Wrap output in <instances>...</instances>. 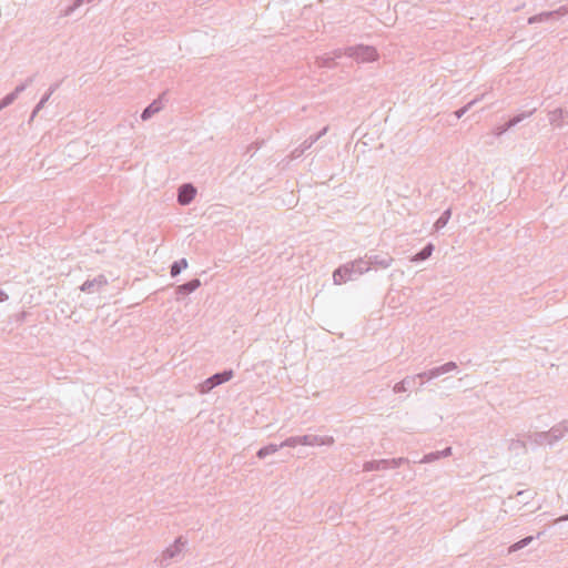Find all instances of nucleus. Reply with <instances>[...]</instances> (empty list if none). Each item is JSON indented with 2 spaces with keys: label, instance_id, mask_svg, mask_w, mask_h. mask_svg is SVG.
<instances>
[{
  "label": "nucleus",
  "instance_id": "nucleus-1",
  "mask_svg": "<svg viewBox=\"0 0 568 568\" xmlns=\"http://www.w3.org/2000/svg\"><path fill=\"white\" fill-rule=\"evenodd\" d=\"M368 272V265L365 258H357L353 262L341 265L333 273V281L341 285L348 281H354L362 274Z\"/></svg>",
  "mask_w": 568,
  "mask_h": 568
},
{
  "label": "nucleus",
  "instance_id": "nucleus-2",
  "mask_svg": "<svg viewBox=\"0 0 568 568\" xmlns=\"http://www.w3.org/2000/svg\"><path fill=\"white\" fill-rule=\"evenodd\" d=\"M344 53L358 63L372 62L375 61L378 57V53L374 47L364 44L348 47L344 50Z\"/></svg>",
  "mask_w": 568,
  "mask_h": 568
},
{
  "label": "nucleus",
  "instance_id": "nucleus-3",
  "mask_svg": "<svg viewBox=\"0 0 568 568\" xmlns=\"http://www.w3.org/2000/svg\"><path fill=\"white\" fill-rule=\"evenodd\" d=\"M234 373L232 369H225L220 373H215L197 386L199 393L206 394L219 385L229 382L233 377Z\"/></svg>",
  "mask_w": 568,
  "mask_h": 568
},
{
  "label": "nucleus",
  "instance_id": "nucleus-4",
  "mask_svg": "<svg viewBox=\"0 0 568 568\" xmlns=\"http://www.w3.org/2000/svg\"><path fill=\"white\" fill-rule=\"evenodd\" d=\"M185 545L186 540H183L182 537H178L171 546L163 550L160 558H158L160 566L168 567L171 560H178Z\"/></svg>",
  "mask_w": 568,
  "mask_h": 568
},
{
  "label": "nucleus",
  "instance_id": "nucleus-5",
  "mask_svg": "<svg viewBox=\"0 0 568 568\" xmlns=\"http://www.w3.org/2000/svg\"><path fill=\"white\" fill-rule=\"evenodd\" d=\"M568 13V7L561 6L557 10L554 11H545L532 17L528 18L529 24H535L539 22H550L558 20L559 18L566 16Z\"/></svg>",
  "mask_w": 568,
  "mask_h": 568
},
{
  "label": "nucleus",
  "instance_id": "nucleus-6",
  "mask_svg": "<svg viewBox=\"0 0 568 568\" xmlns=\"http://www.w3.org/2000/svg\"><path fill=\"white\" fill-rule=\"evenodd\" d=\"M196 195V187L192 183H184L178 189V202L180 205H189Z\"/></svg>",
  "mask_w": 568,
  "mask_h": 568
},
{
  "label": "nucleus",
  "instance_id": "nucleus-7",
  "mask_svg": "<svg viewBox=\"0 0 568 568\" xmlns=\"http://www.w3.org/2000/svg\"><path fill=\"white\" fill-rule=\"evenodd\" d=\"M335 443L332 436L302 435V445L305 446H332Z\"/></svg>",
  "mask_w": 568,
  "mask_h": 568
},
{
  "label": "nucleus",
  "instance_id": "nucleus-8",
  "mask_svg": "<svg viewBox=\"0 0 568 568\" xmlns=\"http://www.w3.org/2000/svg\"><path fill=\"white\" fill-rule=\"evenodd\" d=\"M106 284H108V278L103 274H100L92 280H87L80 286V290L84 293L92 294V293L99 292Z\"/></svg>",
  "mask_w": 568,
  "mask_h": 568
},
{
  "label": "nucleus",
  "instance_id": "nucleus-9",
  "mask_svg": "<svg viewBox=\"0 0 568 568\" xmlns=\"http://www.w3.org/2000/svg\"><path fill=\"white\" fill-rule=\"evenodd\" d=\"M457 368V364L455 362H447L440 366L430 368L428 371L423 372V376H427V381H432L437 378L444 374H447Z\"/></svg>",
  "mask_w": 568,
  "mask_h": 568
},
{
  "label": "nucleus",
  "instance_id": "nucleus-10",
  "mask_svg": "<svg viewBox=\"0 0 568 568\" xmlns=\"http://www.w3.org/2000/svg\"><path fill=\"white\" fill-rule=\"evenodd\" d=\"M368 265V271L372 266H377L381 268H387L393 263V257L388 254L385 255H365L364 257Z\"/></svg>",
  "mask_w": 568,
  "mask_h": 568
},
{
  "label": "nucleus",
  "instance_id": "nucleus-11",
  "mask_svg": "<svg viewBox=\"0 0 568 568\" xmlns=\"http://www.w3.org/2000/svg\"><path fill=\"white\" fill-rule=\"evenodd\" d=\"M568 432V424L567 423H560L558 425H555L551 427L548 433L550 440H548L549 445H552L555 442L559 440L565 436V434Z\"/></svg>",
  "mask_w": 568,
  "mask_h": 568
},
{
  "label": "nucleus",
  "instance_id": "nucleus-12",
  "mask_svg": "<svg viewBox=\"0 0 568 568\" xmlns=\"http://www.w3.org/2000/svg\"><path fill=\"white\" fill-rule=\"evenodd\" d=\"M417 376L410 375L396 383L393 387L395 394L405 393L416 385Z\"/></svg>",
  "mask_w": 568,
  "mask_h": 568
},
{
  "label": "nucleus",
  "instance_id": "nucleus-13",
  "mask_svg": "<svg viewBox=\"0 0 568 568\" xmlns=\"http://www.w3.org/2000/svg\"><path fill=\"white\" fill-rule=\"evenodd\" d=\"M344 53L343 50L338 49L333 52V55L326 54L317 58V64L321 68H333L335 65L334 60L341 58Z\"/></svg>",
  "mask_w": 568,
  "mask_h": 568
},
{
  "label": "nucleus",
  "instance_id": "nucleus-14",
  "mask_svg": "<svg viewBox=\"0 0 568 568\" xmlns=\"http://www.w3.org/2000/svg\"><path fill=\"white\" fill-rule=\"evenodd\" d=\"M201 286V281L199 278H193L184 284H181L176 287L178 295H189L193 293Z\"/></svg>",
  "mask_w": 568,
  "mask_h": 568
},
{
  "label": "nucleus",
  "instance_id": "nucleus-15",
  "mask_svg": "<svg viewBox=\"0 0 568 568\" xmlns=\"http://www.w3.org/2000/svg\"><path fill=\"white\" fill-rule=\"evenodd\" d=\"M363 468L366 471L384 470L390 468V462L388 459L369 460L364 464Z\"/></svg>",
  "mask_w": 568,
  "mask_h": 568
},
{
  "label": "nucleus",
  "instance_id": "nucleus-16",
  "mask_svg": "<svg viewBox=\"0 0 568 568\" xmlns=\"http://www.w3.org/2000/svg\"><path fill=\"white\" fill-rule=\"evenodd\" d=\"M549 122L552 125L561 128L564 125V119L567 116V112L561 108H557L548 113Z\"/></svg>",
  "mask_w": 568,
  "mask_h": 568
},
{
  "label": "nucleus",
  "instance_id": "nucleus-17",
  "mask_svg": "<svg viewBox=\"0 0 568 568\" xmlns=\"http://www.w3.org/2000/svg\"><path fill=\"white\" fill-rule=\"evenodd\" d=\"M163 108L162 102L160 100H154L151 104H149L141 113V119L146 121L151 119L155 113H158Z\"/></svg>",
  "mask_w": 568,
  "mask_h": 568
},
{
  "label": "nucleus",
  "instance_id": "nucleus-18",
  "mask_svg": "<svg viewBox=\"0 0 568 568\" xmlns=\"http://www.w3.org/2000/svg\"><path fill=\"white\" fill-rule=\"evenodd\" d=\"M508 450L515 453L516 455H519L527 452V446L524 440L515 438L509 442Z\"/></svg>",
  "mask_w": 568,
  "mask_h": 568
},
{
  "label": "nucleus",
  "instance_id": "nucleus-19",
  "mask_svg": "<svg viewBox=\"0 0 568 568\" xmlns=\"http://www.w3.org/2000/svg\"><path fill=\"white\" fill-rule=\"evenodd\" d=\"M434 251V245L432 243L426 244L418 253H416L412 261L422 262L427 260Z\"/></svg>",
  "mask_w": 568,
  "mask_h": 568
},
{
  "label": "nucleus",
  "instance_id": "nucleus-20",
  "mask_svg": "<svg viewBox=\"0 0 568 568\" xmlns=\"http://www.w3.org/2000/svg\"><path fill=\"white\" fill-rule=\"evenodd\" d=\"M278 449H281L280 447V444H268L262 448H260L256 453V456L260 458V459H263L265 458L266 456L268 455H272L274 453H276Z\"/></svg>",
  "mask_w": 568,
  "mask_h": 568
},
{
  "label": "nucleus",
  "instance_id": "nucleus-21",
  "mask_svg": "<svg viewBox=\"0 0 568 568\" xmlns=\"http://www.w3.org/2000/svg\"><path fill=\"white\" fill-rule=\"evenodd\" d=\"M528 439L537 445H544V444H548V440H550V437H549L548 432H539V433H535L532 435H528Z\"/></svg>",
  "mask_w": 568,
  "mask_h": 568
},
{
  "label": "nucleus",
  "instance_id": "nucleus-22",
  "mask_svg": "<svg viewBox=\"0 0 568 568\" xmlns=\"http://www.w3.org/2000/svg\"><path fill=\"white\" fill-rule=\"evenodd\" d=\"M187 267L186 258H181L179 261L173 262L171 265L170 274L172 277L178 276L183 270Z\"/></svg>",
  "mask_w": 568,
  "mask_h": 568
},
{
  "label": "nucleus",
  "instance_id": "nucleus-23",
  "mask_svg": "<svg viewBox=\"0 0 568 568\" xmlns=\"http://www.w3.org/2000/svg\"><path fill=\"white\" fill-rule=\"evenodd\" d=\"M452 216V210L450 209H447L445 210L442 215L436 220V222L434 223V227L435 230H440L443 227L446 226V224L448 223L449 219Z\"/></svg>",
  "mask_w": 568,
  "mask_h": 568
},
{
  "label": "nucleus",
  "instance_id": "nucleus-24",
  "mask_svg": "<svg viewBox=\"0 0 568 568\" xmlns=\"http://www.w3.org/2000/svg\"><path fill=\"white\" fill-rule=\"evenodd\" d=\"M535 539L534 536H528V537H525L523 538L521 540L513 544L509 548H508V552H515L517 550H520L525 547H527L532 540Z\"/></svg>",
  "mask_w": 568,
  "mask_h": 568
},
{
  "label": "nucleus",
  "instance_id": "nucleus-25",
  "mask_svg": "<svg viewBox=\"0 0 568 568\" xmlns=\"http://www.w3.org/2000/svg\"><path fill=\"white\" fill-rule=\"evenodd\" d=\"M297 445H302V436L288 437L280 444V447H296Z\"/></svg>",
  "mask_w": 568,
  "mask_h": 568
},
{
  "label": "nucleus",
  "instance_id": "nucleus-26",
  "mask_svg": "<svg viewBox=\"0 0 568 568\" xmlns=\"http://www.w3.org/2000/svg\"><path fill=\"white\" fill-rule=\"evenodd\" d=\"M484 95H481L480 98H475L474 100L469 101L466 105H464L463 108H460L459 110L455 111V116L457 119H460L473 105H475L478 101L481 100Z\"/></svg>",
  "mask_w": 568,
  "mask_h": 568
},
{
  "label": "nucleus",
  "instance_id": "nucleus-27",
  "mask_svg": "<svg viewBox=\"0 0 568 568\" xmlns=\"http://www.w3.org/2000/svg\"><path fill=\"white\" fill-rule=\"evenodd\" d=\"M50 97H51L50 93H45L41 98V100L38 102V104L34 106V109H33V111L31 113L30 121H32L36 118V115L39 113V111L41 109H43L44 104L49 101Z\"/></svg>",
  "mask_w": 568,
  "mask_h": 568
},
{
  "label": "nucleus",
  "instance_id": "nucleus-28",
  "mask_svg": "<svg viewBox=\"0 0 568 568\" xmlns=\"http://www.w3.org/2000/svg\"><path fill=\"white\" fill-rule=\"evenodd\" d=\"M439 454H438V450L437 452H432V453H428L426 455H424V457L419 460L420 464H427V463H433L437 459H439Z\"/></svg>",
  "mask_w": 568,
  "mask_h": 568
},
{
  "label": "nucleus",
  "instance_id": "nucleus-29",
  "mask_svg": "<svg viewBox=\"0 0 568 568\" xmlns=\"http://www.w3.org/2000/svg\"><path fill=\"white\" fill-rule=\"evenodd\" d=\"M17 97L11 92L0 100V108H7L16 101Z\"/></svg>",
  "mask_w": 568,
  "mask_h": 568
},
{
  "label": "nucleus",
  "instance_id": "nucleus-30",
  "mask_svg": "<svg viewBox=\"0 0 568 568\" xmlns=\"http://www.w3.org/2000/svg\"><path fill=\"white\" fill-rule=\"evenodd\" d=\"M306 150H307V149H304V142H303L300 146L295 148V149L291 152L290 158H291L292 160L298 159L300 156H302V154H303Z\"/></svg>",
  "mask_w": 568,
  "mask_h": 568
},
{
  "label": "nucleus",
  "instance_id": "nucleus-31",
  "mask_svg": "<svg viewBox=\"0 0 568 568\" xmlns=\"http://www.w3.org/2000/svg\"><path fill=\"white\" fill-rule=\"evenodd\" d=\"M321 139V134H314L304 141V149H310L314 143Z\"/></svg>",
  "mask_w": 568,
  "mask_h": 568
},
{
  "label": "nucleus",
  "instance_id": "nucleus-32",
  "mask_svg": "<svg viewBox=\"0 0 568 568\" xmlns=\"http://www.w3.org/2000/svg\"><path fill=\"white\" fill-rule=\"evenodd\" d=\"M321 139V134H314L304 141V149H310L314 143Z\"/></svg>",
  "mask_w": 568,
  "mask_h": 568
},
{
  "label": "nucleus",
  "instance_id": "nucleus-33",
  "mask_svg": "<svg viewBox=\"0 0 568 568\" xmlns=\"http://www.w3.org/2000/svg\"><path fill=\"white\" fill-rule=\"evenodd\" d=\"M390 462V468H397L400 465L408 463L409 460L405 457L388 459Z\"/></svg>",
  "mask_w": 568,
  "mask_h": 568
},
{
  "label": "nucleus",
  "instance_id": "nucleus-34",
  "mask_svg": "<svg viewBox=\"0 0 568 568\" xmlns=\"http://www.w3.org/2000/svg\"><path fill=\"white\" fill-rule=\"evenodd\" d=\"M535 112H536V109H532L530 111L521 112V113L517 114L516 116L518 119V122L520 123L525 119L530 118Z\"/></svg>",
  "mask_w": 568,
  "mask_h": 568
},
{
  "label": "nucleus",
  "instance_id": "nucleus-35",
  "mask_svg": "<svg viewBox=\"0 0 568 568\" xmlns=\"http://www.w3.org/2000/svg\"><path fill=\"white\" fill-rule=\"evenodd\" d=\"M530 493L528 490H520L517 493V497L520 498L519 501L527 503V499L530 497Z\"/></svg>",
  "mask_w": 568,
  "mask_h": 568
},
{
  "label": "nucleus",
  "instance_id": "nucleus-36",
  "mask_svg": "<svg viewBox=\"0 0 568 568\" xmlns=\"http://www.w3.org/2000/svg\"><path fill=\"white\" fill-rule=\"evenodd\" d=\"M510 128V125L508 123H505L504 125H500L496 129V132L495 134L497 136H500L501 134H504L505 132H507Z\"/></svg>",
  "mask_w": 568,
  "mask_h": 568
},
{
  "label": "nucleus",
  "instance_id": "nucleus-37",
  "mask_svg": "<svg viewBox=\"0 0 568 568\" xmlns=\"http://www.w3.org/2000/svg\"><path fill=\"white\" fill-rule=\"evenodd\" d=\"M28 88V83H21L19 84L12 93L18 98L20 93H22Z\"/></svg>",
  "mask_w": 568,
  "mask_h": 568
},
{
  "label": "nucleus",
  "instance_id": "nucleus-38",
  "mask_svg": "<svg viewBox=\"0 0 568 568\" xmlns=\"http://www.w3.org/2000/svg\"><path fill=\"white\" fill-rule=\"evenodd\" d=\"M77 9L73 8V4L67 7L61 13L62 17H70Z\"/></svg>",
  "mask_w": 568,
  "mask_h": 568
},
{
  "label": "nucleus",
  "instance_id": "nucleus-39",
  "mask_svg": "<svg viewBox=\"0 0 568 568\" xmlns=\"http://www.w3.org/2000/svg\"><path fill=\"white\" fill-rule=\"evenodd\" d=\"M438 454L440 458L448 457L452 455V447H446L443 450H438Z\"/></svg>",
  "mask_w": 568,
  "mask_h": 568
},
{
  "label": "nucleus",
  "instance_id": "nucleus-40",
  "mask_svg": "<svg viewBox=\"0 0 568 568\" xmlns=\"http://www.w3.org/2000/svg\"><path fill=\"white\" fill-rule=\"evenodd\" d=\"M83 3H88V0H74L73 1V8L78 9L80 8Z\"/></svg>",
  "mask_w": 568,
  "mask_h": 568
},
{
  "label": "nucleus",
  "instance_id": "nucleus-41",
  "mask_svg": "<svg viewBox=\"0 0 568 568\" xmlns=\"http://www.w3.org/2000/svg\"><path fill=\"white\" fill-rule=\"evenodd\" d=\"M507 123L510 125V128H513V126L517 125L519 122H518L517 116L515 115Z\"/></svg>",
  "mask_w": 568,
  "mask_h": 568
},
{
  "label": "nucleus",
  "instance_id": "nucleus-42",
  "mask_svg": "<svg viewBox=\"0 0 568 568\" xmlns=\"http://www.w3.org/2000/svg\"><path fill=\"white\" fill-rule=\"evenodd\" d=\"M415 376H417V379L418 378L422 379V382L419 383V387H422L424 385V381H427V376H423V372L416 374Z\"/></svg>",
  "mask_w": 568,
  "mask_h": 568
},
{
  "label": "nucleus",
  "instance_id": "nucleus-43",
  "mask_svg": "<svg viewBox=\"0 0 568 568\" xmlns=\"http://www.w3.org/2000/svg\"><path fill=\"white\" fill-rule=\"evenodd\" d=\"M58 88H59V83H54V84L50 85L47 93H50V95H52Z\"/></svg>",
  "mask_w": 568,
  "mask_h": 568
},
{
  "label": "nucleus",
  "instance_id": "nucleus-44",
  "mask_svg": "<svg viewBox=\"0 0 568 568\" xmlns=\"http://www.w3.org/2000/svg\"><path fill=\"white\" fill-rule=\"evenodd\" d=\"M6 300H8V295L2 290H0V302H3Z\"/></svg>",
  "mask_w": 568,
  "mask_h": 568
},
{
  "label": "nucleus",
  "instance_id": "nucleus-45",
  "mask_svg": "<svg viewBox=\"0 0 568 568\" xmlns=\"http://www.w3.org/2000/svg\"><path fill=\"white\" fill-rule=\"evenodd\" d=\"M33 81H34V75H31V77H29V78L26 80V82H24V83H28V87H29L30 84H32V83H33Z\"/></svg>",
  "mask_w": 568,
  "mask_h": 568
},
{
  "label": "nucleus",
  "instance_id": "nucleus-46",
  "mask_svg": "<svg viewBox=\"0 0 568 568\" xmlns=\"http://www.w3.org/2000/svg\"><path fill=\"white\" fill-rule=\"evenodd\" d=\"M327 130H328V128L325 126L317 134H321V138H322L324 134H326Z\"/></svg>",
  "mask_w": 568,
  "mask_h": 568
},
{
  "label": "nucleus",
  "instance_id": "nucleus-47",
  "mask_svg": "<svg viewBox=\"0 0 568 568\" xmlns=\"http://www.w3.org/2000/svg\"><path fill=\"white\" fill-rule=\"evenodd\" d=\"M558 521H564V520H568V515H565V516H561L559 519H557Z\"/></svg>",
  "mask_w": 568,
  "mask_h": 568
},
{
  "label": "nucleus",
  "instance_id": "nucleus-48",
  "mask_svg": "<svg viewBox=\"0 0 568 568\" xmlns=\"http://www.w3.org/2000/svg\"><path fill=\"white\" fill-rule=\"evenodd\" d=\"M3 108H0V111L2 110Z\"/></svg>",
  "mask_w": 568,
  "mask_h": 568
}]
</instances>
